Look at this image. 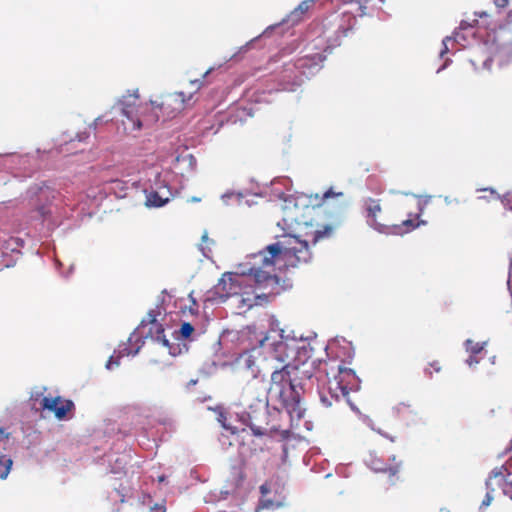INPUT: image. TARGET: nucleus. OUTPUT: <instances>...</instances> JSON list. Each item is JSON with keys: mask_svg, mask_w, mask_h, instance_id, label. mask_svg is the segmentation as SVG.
Instances as JSON below:
<instances>
[{"mask_svg": "<svg viewBox=\"0 0 512 512\" xmlns=\"http://www.w3.org/2000/svg\"><path fill=\"white\" fill-rule=\"evenodd\" d=\"M208 241V236L207 234L205 233L203 236H202V243H206ZM201 247V250L203 251V254L208 257V254L205 252V247L203 246V244L200 245Z\"/></svg>", "mask_w": 512, "mask_h": 512, "instance_id": "obj_39", "label": "nucleus"}, {"mask_svg": "<svg viewBox=\"0 0 512 512\" xmlns=\"http://www.w3.org/2000/svg\"><path fill=\"white\" fill-rule=\"evenodd\" d=\"M163 196L160 194L158 190H150L146 191V201L145 205L148 207H162L164 206L163 203Z\"/></svg>", "mask_w": 512, "mask_h": 512, "instance_id": "obj_19", "label": "nucleus"}, {"mask_svg": "<svg viewBox=\"0 0 512 512\" xmlns=\"http://www.w3.org/2000/svg\"><path fill=\"white\" fill-rule=\"evenodd\" d=\"M56 191L46 185L38 188L37 199L34 203L36 211L42 218L47 217L50 214L48 205L55 199Z\"/></svg>", "mask_w": 512, "mask_h": 512, "instance_id": "obj_15", "label": "nucleus"}, {"mask_svg": "<svg viewBox=\"0 0 512 512\" xmlns=\"http://www.w3.org/2000/svg\"><path fill=\"white\" fill-rule=\"evenodd\" d=\"M174 96L182 97V96H186V94H185L183 91H176V92L174 93Z\"/></svg>", "mask_w": 512, "mask_h": 512, "instance_id": "obj_45", "label": "nucleus"}, {"mask_svg": "<svg viewBox=\"0 0 512 512\" xmlns=\"http://www.w3.org/2000/svg\"><path fill=\"white\" fill-rule=\"evenodd\" d=\"M273 506V502L271 500H266L262 502V507L269 508Z\"/></svg>", "mask_w": 512, "mask_h": 512, "instance_id": "obj_42", "label": "nucleus"}, {"mask_svg": "<svg viewBox=\"0 0 512 512\" xmlns=\"http://www.w3.org/2000/svg\"><path fill=\"white\" fill-rule=\"evenodd\" d=\"M127 92H128V96H134V97L139 96V90L138 89L128 90Z\"/></svg>", "mask_w": 512, "mask_h": 512, "instance_id": "obj_41", "label": "nucleus"}, {"mask_svg": "<svg viewBox=\"0 0 512 512\" xmlns=\"http://www.w3.org/2000/svg\"><path fill=\"white\" fill-rule=\"evenodd\" d=\"M293 353L294 350L289 347L288 343L280 340L274 344L271 359L266 361L267 366L270 367L274 360L282 365L289 364L288 360L291 358Z\"/></svg>", "mask_w": 512, "mask_h": 512, "instance_id": "obj_17", "label": "nucleus"}, {"mask_svg": "<svg viewBox=\"0 0 512 512\" xmlns=\"http://www.w3.org/2000/svg\"><path fill=\"white\" fill-rule=\"evenodd\" d=\"M194 330L195 329L191 323L184 322L180 327L179 333L183 339H188L193 334Z\"/></svg>", "mask_w": 512, "mask_h": 512, "instance_id": "obj_24", "label": "nucleus"}, {"mask_svg": "<svg viewBox=\"0 0 512 512\" xmlns=\"http://www.w3.org/2000/svg\"><path fill=\"white\" fill-rule=\"evenodd\" d=\"M419 216H420V212L415 213L414 218H408L402 222L406 231H411L419 226V222H417V219L419 218Z\"/></svg>", "mask_w": 512, "mask_h": 512, "instance_id": "obj_23", "label": "nucleus"}, {"mask_svg": "<svg viewBox=\"0 0 512 512\" xmlns=\"http://www.w3.org/2000/svg\"><path fill=\"white\" fill-rule=\"evenodd\" d=\"M260 492L263 496L267 495L270 492V489L267 484H263L260 486Z\"/></svg>", "mask_w": 512, "mask_h": 512, "instance_id": "obj_40", "label": "nucleus"}, {"mask_svg": "<svg viewBox=\"0 0 512 512\" xmlns=\"http://www.w3.org/2000/svg\"><path fill=\"white\" fill-rule=\"evenodd\" d=\"M149 512H166V507L163 503H156L150 508Z\"/></svg>", "mask_w": 512, "mask_h": 512, "instance_id": "obj_29", "label": "nucleus"}, {"mask_svg": "<svg viewBox=\"0 0 512 512\" xmlns=\"http://www.w3.org/2000/svg\"><path fill=\"white\" fill-rule=\"evenodd\" d=\"M302 395L303 381H298L272 394L271 397L280 402L281 406L287 411L292 420H300L305 414V408L302 404Z\"/></svg>", "mask_w": 512, "mask_h": 512, "instance_id": "obj_6", "label": "nucleus"}, {"mask_svg": "<svg viewBox=\"0 0 512 512\" xmlns=\"http://www.w3.org/2000/svg\"><path fill=\"white\" fill-rule=\"evenodd\" d=\"M184 102H185V99H184V98H182V100H181V105H183V104H184Z\"/></svg>", "mask_w": 512, "mask_h": 512, "instance_id": "obj_48", "label": "nucleus"}, {"mask_svg": "<svg viewBox=\"0 0 512 512\" xmlns=\"http://www.w3.org/2000/svg\"><path fill=\"white\" fill-rule=\"evenodd\" d=\"M466 363L469 365V366H473L475 364L478 363V359L475 357L474 354L470 355L468 357V359L466 360Z\"/></svg>", "mask_w": 512, "mask_h": 512, "instance_id": "obj_35", "label": "nucleus"}, {"mask_svg": "<svg viewBox=\"0 0 512 512\" xmlns=\"http://www.w3.org/2000/svg\"><path fill=\"white\" fill-rule=\"evenodd\" d=\"M224 66V64H219L218 66H212L210 67L200 79H194L191 80L190 83L193 86H196V90L192 93H190L188 96H193L202 86L206 84V79L212 74L214 71L221 69Z\"/></svg>", "mask_w": 512, "mask_h": 512, "instance_id": "obj_20", "label": "nucleus"}, {"mask_svg": "<svg viewBox=\"0 0 512 512\" xmlns=\"http://www.w3.org/2000/svg\"><path fill=\"white\" fill-rule=\"evenodd\" d=\"M444 201L447 205H451V204H459L460 203V200H458L457 198H453L451 196H445L444 197Z\"/></svg>", "mask_w": 512, "mask_h": 512, "instance_id": "obj_34", "label": "nucleus"}, {"mask_svg": "<svg viewBox=\"0 0 512 512\" xmlns=\"http://www.w3.org/2000/svg\"><path fill=\"white\" fill-rule=\"evenodd\" d=\"M148 323L150 324L148 334L163 347L170 348L169 340L164 334V327L157 321V313L154 310L148 312Z\"/></svg>", "mask_w": 512, "mask_h": 512, "instance_id": "obj_16", "label": "nucleus"}, {"mask_svg": "<svg viewBox=\"0 0 512 512\" xmlns=\"http://www.w3.org/2000/svg\"><path fill=\"white\" fill-rule=\"evenodd\" d=\"M509 3V0H494V4L497 8L503 9L505 8Z\"/></svg>", "mask_w": 512, "mask_h": 512, "instance_id": "obj_32", "label": "nucleus"}, {"mask_svg": "<svg viewBox=\"0 0 512 512\" xmlns=\"http://www.w3.org/2000/svg\"><path fill=\"white\" fill-rule=\"evenodd\" d=\"M502 202H507L512 206V191H509L504 195Z\"/></svg>", "mask_w": 512, "mask_h": 512, "instance_id": "obj_36", "label": "nucleus"}, {"mask_svg": "<svg viewBox=\"0 0 512 512\" xmlns=\"http://www.w3.org/2000/svg\"><path fill=\"white\" fill-rule=\"evenodd\" d=\"M371 0H342L343 4L349 8L344 11V14L350 15L347 20L341 21L333 32L332 35H328L324 38L318 37L312 43V47H338L341 44L342 38L346 37L348 33L353 29L356 22V17H362L367 13V6Z\"/></svg>", "mask_w": 512, "mask_h": 512, "instance_id": "obj_4", "label": "nucleus"}, {"mask_svg": "<svg viewBox=\"0 0 512 512\" xmlns=\"http://www.w3.org/2000/svg\"><path fill=\"white\" fill-rule=\"evenodd\" d=\"M466 350L471 354H478L483 350V345L478 342H474L471 339L466 340L465 342Z\"/></svg>", "mask_w": 512, "mask_h": 512, "instance_id": "obj_22", "label": "nucleus"}, {"mask_svg": "<svg viewBox=\"0 0 512 512\" xmlns=\"http://www.w3.org/2000/svg\"><path fill=\"white\" fill-rule=\"evenodd\" d=\"M365 211L367 223L375 229L382 231L383 228L387 227V224L380 221L382 214V208L380 200L368 198L365 200Z\"/></svg>", "mask_w": 512, "mask_h": 512, "instance_id": "obj_14", "label": "nucleus"}, {"mask_svg": "<svg viewBox=\"0 0 512 512\" xmlns=\"http://www.w3.org/2000/svg\"><path fill=\"white\" fill-rule=\"evenodd\" d=\"M492 58L491 57H487L484 61H483V68L484 69H490L491 68V65H492Z\"/></svg>", "mask_w": 512, "mask_h": 512, "instance_id": "obj_38", "label": "nucleus"}, {"mask_svg": "<svg viewBox=\"0 0 512 512\" xmlns=\"http://www.w3.org/2000/svg\"><path fill=\"white\" fill-rule=\"evenodd\" d=\"M469 62H470V64L474 67V69H477V68H476V63H475V61H473V60H469Z\"/></svg>", "mask_w": 512, "mask_h": 512, "instance_id": "obj_47", "label": "nucleus"}, {"mask_svg": "<svg viewBox=\"0 0 512 512\" xmlns=\"http://www.w3.org/2000/svg\"><path fill=\"white\" fill-rule=\"evenodd\" d=\"M40 396V409L52 412L57 419H64L67 413L74 408V403L71 400L63 399L60 396Z\"/></svg>", "mask_w": 512, "mask_h": 512, "instance_id": "obj_9", "label": "nucleus"}, {"mask_svg": "<svg viewBox=\"0 0 512 512\" xmlns=\"http://www.w3.org/2000/svg\"><path fill=\"white\" fill-rule=\"evenodd\" d=\"M475 15L478 16V17H484V16H487V13L484 12V11L483 12H476Z\"/></svg>", "mask_w": 512, "mask_h": 512, "instance_id": "obj_46", "label": "nucleus"}, {"mask_svg": "<svg viewBox=\"0 0 512 512\" xmlns=\"http://www.w3.org/2000/svg\"><path fill=\"white\" fill-rule=\"evenodd\" d=\"M10 433H7L4 428H0V441L9 439Z\"/></svg>", "mask_w": 512, "mask_h": 512, "instance_id": "obj_37", "label": "nucleus"}, {"mask_svg": "<svg viewBox=\"0 0 512 512\" xmlns=\"http://www.w3.org/2000/svg\"><path fill=\"white\" fill-rule=\"evenodd\" d=\"M327 387L326 391L321 394L322 403L329 407L333 401L338 402L345 399L349 392L358 386V378L355 372L342 365L332 366L326 372Z\"/></svg>", "mask_w": 512, "mask_h": 512, "instance_id": "obj_3", "label": "nucleus"}, {"mask_svg": "<svg viewBox=\"0 0 512 512\" xmlns=\"http://www.w3.org/2000/svg\"><path fill=\"white\" fill-rule=\"evenodd\" d=\"M130 488L129 489H125V488H122V490H119L117 489V493L119 494L120 496V501L121 502H124L125 501V497H129L130 496Z\"/></svg>", "mask_w": 512, "mask_h": 512, "instance_id": "obj_30", "label": "nucleus"}, {"mask_svg": "<svg viewBox=\"0 0 512 512\" xmlns=\"http://www.w3.org/2000/svg\"><path fill=\"white\" fill-rule=\"evenodd\" d=\"M477 22L478 21L476 19L473 20V23L468 22L466 20H462L460 22V25H459L458 29H456L453 32V36H446L442 40L443 48L441 49V51L439 53L440 58L443 59L444 55L450 51L449 44H451L452 46L454 44H460L461 46L464 47L465 46V42H467L468 36L469 35H474V33L470 32L469 34H465L462 31H469V30H471L474 27V23H477Z\"/></svg>", "mask_w": 512, "mask_h": 512, "instance_id": "obj_11", "label": "nucleus"}, {"mask_svg": "<svg viewBox=\"0 0 512 512\" xmlns=\"http://www.w3.org/2000/svg\"><path fill=\"white\" fill-rule=\"evenodd\" d=\"M157 102L150 100L144 105H127L123 108V118L121 120L124 133L127 135L136 136V133L147 122V111L150 109V105H156Z\"/></svg>", "mask_w": 512, "mask_h": 512, "instance_id": "obj_8", "label": "nucleus"}, {"mask_svg": "<svg viewBox=\"0 0 512 512\" xmlns=\"http://www.w3.org/2000/svg\"><path fill=\"white\" fill-rule=\"evenodd\" d=\"M267 339H268V337H267V336H263V337L259 340V344H260V346H263V345H264V343H265V341H266Z\"/></svg>", "mask_w": 512, "mask_h": 512, "instance_id": "obj_44", "label": "nucleus"}, {"mask_svg": "<svg viewBox=\"0 0 512 512\" xmlns=\"http://www.w3.org/2000/svg\"><path fill=\"white\" fill-rule=\"evenodd\" d=\"M392 464L387 465L383 460L378 458L374 453H370L369 457L366 459V464L375 472H382L388 474L392 483H394L393 478L397 476V474L401 470V462H396V457L393 456L391 458Z\"/></svg>", "mask_w": 512, "mask_h": 512, "instance_id": "obj_13", "label": "nucleus"}, {"mask_svg": "<svg viewBox=\"0 0 512 512\" xmlns=\"http://www.w3.org/2000/svg\"><path fill=\"white\" fill-rule=\"evenodd\" d=\"M13 461L6 455H0V479H6L10 473Z\"/></svg>", "mask_w": 512, "mask_h": 512, "instance_id": "obj_21", "label": "nucleus"}, {"mask_svg": "<svg viewBox=\"0 0 512 512\" xmlns=\"http://www.w3.org/2000/svg\"><path fill=\"white\" fill-rule=\"evenodd\" d=\"M326 56L322 53L307 54L288 62H283L282 70L275 75V91L295 92L305 79L317 74L323 67Z\"/></svg>", "mask_w": 512, "mask_h": 512, "instance_id": "obj_2", "label": "nucleus"}, {"mask_svg": "<svg viewBox=\"0 0 512 512\" xmlns=\"http://www.w3.org/2000/svg\"><path fill=\"white\" fill-rule=\"evenodd\" d=\"M244 480V474L240 469H234L233 472V481L235 484V488H238Z\"/></svg>", "mask_w": 512, "mask_h": 512, "instance_id": "obj_28", "label": "nucleus"}, {"mask_svg": "<svg viewBox=\"0 0 512 512\" xmlns=\"http://www.w3.org/2000/svg\"><path fill=\"white\" fill-rule=\"evenodd\" d=\"M441 370H442V366L440 365L439 361H433V362L429 363V367L425 369V373L431 377L433 374V371L438 373Z\"/></svg>", "mask_w": 512, "mask_h": 512, "instance_id": "obj_27", "label": "nucleus"}, {"mask_svg": "<svg viewBox=\"0 0 512 512\" xmlns=\"http://www.w3.org/2000/svg\"><path fill=\"white\" fill-rule=\"evenodd\" d=\"M196 382H197L196 380H191L192 384H196Z\"/></svg>", "mask_w": 512, "mask_h": 512, "instance_id": "obj_50", "label": "nucleus"}, {"mask_svg": "<svg viewBox=\"0 0 512 512\" xmlns=\"http://www.w3.org/2000/svg\"><path fill=\"white\" fill-rule=\"evenodd\" d=\"M381 2H384V0H380Z\"/></svg>", "mask_w": 512, "mask_h": 512, "instance_id": "obj_51", "label": "nucleus"}, {"mask_svg": "<svg viewBox=\"0 0 512 512\" xmlns=\"http://www.w3.org/2000/svg\"><path fill=\"white\" fill-rule=\"evenodd\" d=\"M268 368L273 369L269 387L270 395L283 388L285 389L298 381H303L304 379H310L312 377V373L303 370V366L299 367L291 364H285L281 367H278L277 365H270Z\"/></svg>", "mask_w": 512, "mask_h": 512, "instance_id": "obj_5", "label": "nucleus"}, {"mask_svg": "<svg viewBox=\"0 0 512 512\" xmlns=\"http://www.w3.org/2000/svg\"><path fill=\"white\" fill-rule=\"evenodd\" d=\"M493 497L491 496L490 493H487L485 495V498L483 499L482 503H481V506L482 507H488L492 501Z\"/></svg>", "mask_w": 512, "mask_h": 512, "instance_id": "obj_33", "label": "nucleus"}, {"mask_svg": "<svg viewBox=\"0 0 512 512\" xmlns=\"http://www.w3.org/2000/svg\"><path fill=\"white\" fill-rule=\"evenodd\" d=\"M449 61H450L449 59H445L444 64L440 68H438L437 72H440L441 70L445 69L447 67Z\"/></svg>", "mask_w": 512, "mask_h": 512, "instance_id": "obj_43", "label": "nucleus"}, {"mask_svg": "<svg viewBox=\"0 0 512 512\" xmlns=\"http://www.w3.org/2000/svg\"><path fill=\"white\" fill-rule=\"evenodd\" d=\"M247 424L256 436H262L266 433L267 429L262 425L261 418L266 419L267 409L265 405L258 400L255 404L249 406V411L246 412Z\"/></svg>", "mask_w": 512, "mask_h": 512, "instance_id": "obj_12", "label": "nucleus"}, {"mask_svg": "<svg viewBox=\"0 0 512 512\" xmlns=\"http://www.w3.org/2000/svg\"><path fill=\"white\" fill-rule=\"evenodd\" d=\"M119 360H120V357H117V359H116V360H114V357H113V356H111V357L109 358V360H108L107 364H106V367H107L108 369H111L113 365H115V366H119V364H120V361H119Z\"/></svg>", "mask_w": 512, "mask_h": 512, "instance_id": "obj_31", "label": "nucleus"}, {"mask_svg": "<svg viewBox=\"0 0 512 512\" xmlns=\"http://www.w3.org/2000/svg\"><path fill=\"white\" fill-rule=\"evenodd\" d=\"M266 361L267 360L262 357L259 350L252 349L241 353L236 359V364L239 368L245 369L252 377L255 378L262 371L261 363Z\"/></svg>", "mask_w": 512, "mask_h": 512, "instance_id": "obj_10", "label": "nucleus"}, {"mask_svg": "<svg viewBox=\"0 0 512 512\" xmlns=\"http://www.w3.org/2000/svg\"><path fill=\"white\" fill-rule=\"evenodd\" d=\"M160 194L163 196V203L164 205L167 204L173 197V194H172V191L170 189V187L166 184L160 186L158 189H157Z\"/></svg>", "mask_w": 512, "mask_h": 512, "instance_id": "obj_25", "label": "nucleus"}, {"mask_svg": "<svg viewBox=\"0 0 512 512\" xmlns=\"http://www.w3.org/2000/svg\"><path fill=\"white\" fill-rule=\"evenodd\" d=\"M305 239L287 235L284 240L268 245L253 256L254 262L246 274L224 273L214 287V295L222 301L232 296H241V302L249 307L261 295L279 293L280 278L275 273V266L283 261L286 266L296 267L308 263L312 254L308 243L317 244L333 236L334 225H322L314 228L306 226Z\"/></svg>", "mask_w": 512, "mask_h": 512, "instance_id": "obj_1", "label": "nucleus"}, {"mask_svg": "<svg viewBox=\"0 0 512 512\" xmlns=\"http://www.w3.org/2000/svg\"><path fill=\"white\" fill-rule=\"evenodd\" d=\"M314 2L315 0L302 1L296 8H294V10L282 19L281 22L268 26L261 35L251 39L245 45L241 46L239 50L229 58V60L237 59L238 55L246 53L261 37H269L272 32L279 30L284 24H290L291 26L298 24Z\"/></svg>", "mask_w": 512, "mask_h": 512, "instance_id": "obj_7", "label": "nucleus"}, {"mask_svg": "<svg viewBox=\"0 0 512 512\" xmlns=\"http://www.w3.org/2000/svg\"><path fill=\"white\" fill-rule=\"evenodd\" d=\"M163 480H164L163 476L159 477V481H163Z\"/></svg>", "mask_w": 512, "mask_h": 512, "instance_id": "obj_49", "label": "nucleus"}, {"mask_svg": "<svg viewBox=\"0 0 512 512\" xmlns=\"http://www.w3.org/2000/svg\"><path fill=\"white\" fill-rule=\"evenodd\" d=\"M481 192H484V193H489V195H482V196H479V199H484L486 201H491V200H498L500 199V196L497 194V192L492 189V188H486V189H482L480 190Z\"/></svg>", "mask_w": 512, "mask_h": 512, "instance_id": "obj_26", "label": "nucleus"}, {"mask_svg": "<svg viewBox=\"0 0 512 512\" xmlns=\"http://www.w3.org/2000/svg\"><path fill=\"white\" fill-rule=\"evenodd\" d=\"M343 197L342 192H335L333 188H329L327 191H325L322 194L315 193L310 195V202L313 203L315 206H322L326 201L330 198H338Z\"/></svg>", "mask_w": 512, "mask_h": 512, "instance_id": "obj_18", "label": "nucleus"}]
</instances>
